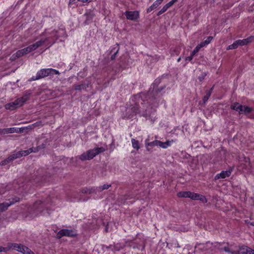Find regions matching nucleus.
Listing matches in <instances>:
<instances>
[{"label":"nucleus","mask_w":254,"mask_h":254,"mask_svg":"<svg viewBox=\"0 0 254 254\" xmlns=\"http://www.w3.org/2000/svg\"><path fill=\"white\" fill-rule=\"evenodd\" d=\"M47 40V39L40 40L26 48L17 51V55H18V56H21V57L24 55H25L32 51H35L39 47H40L42 44H43L44 42H45Z\"/></svg>","instance_id":"nucleus-4"},{"label":"nucleus","mask_w":254,"mask_h":254,"mask_svg":"<svg viewBox=\"0 0 254 254\" xmlns=\"http://www.w3.org/2000/svg\"><path fill=\"white\" fill-rule=\"evenodd\" d=\"M240 250H241L244 254H254V250L247 246H242ZM223 250L228 254H240L239 249L235 250L233 248L229 247H224Z\"/></svg>","instance_id":"nucleus-7"},{"label":"nucleus","mask_w":254,"mask_h":254,"mask_svg":"<svg viewBox=\"0 0 254 254\" xmlns=\"http://www.w3.org/2000/svg\"><path fill=\"white\" fill-rule=\"evenodd\" d=\"M104 151L105 149L103 147H96L93 149L88 150L86 152L82 153L77 157L82 161L90 160Z\"/></svg>","instance_id":"nucleus-3"},{"label":"nucleus","mask_w":254,"mask_h":254,"mask_svg":"<svg viewBox=\"0 0 254 254\" xmlns=\"http://www.w3.org/2000/svg\"><path fill=\"white\" fill-rule=\"evenodd\" d=\"M85 15L86 16V19L85 21V24H88L89 21L91 20L93 16L90 13H86Z\"/></svg>","instance_id":"nucleus-38"},{"label":"nucleus","mask_w":254,"mask_h":254,"mask_svg":"<svg viewBox=\"0 0 254 254\" xmlns=\"http://www.w3.org/2000/svg\"><path fill=\"white\" fill-rule=\"evenodd\" d=\"M231 109L239 112L240 114H244L248 115L253 111L252 108L247 106H243L239 103L235 102L231 105Z\"/></svg>","instance_id":"nucleus-5"},{"label":"nucleus","mask_w":254,"mask_h":254,"mask_svg":"<svg viewBox=\"0 0 254 254\" xmlns=\"http://www.w3.org/2000/svg\"><path fill=\"white\" fill-rule=\"evenodd\" d=\"M178 0H172L169 1L168 3H166L165 6L166 7L167 9L172 6Z\"/></svg>","instance_id":"nucleus-35"},{"label":"nucleus","mask_w":254,"mask_h":254,"mask_svg":"<svg viewBox=\"0 0 254 254\" xmlns=\"http://www.w3.org/2000/svg\"><path fill=\"white\" fill-rule=\"evenodd\" d=\"M141 113V110L139 105L135 104L134 106H130L127 108L126 110V115L124 118L126 119H131L135 116L137 114Z\"/></svg>","instance_id":"nucleus-10"},{"label":"nucleus","mask_w":254,"mask_h":254,"mask_svg":"<svg viewBox=\"0 0 254 254\" xmlns=\"http://www.w3.org/2000/svg\"><path fill=\"white\" fill-rule=\"evenodd\" d=\"M213 37L212 36H209L207 38L206 40H205L204 41L201 42L199 44L200 47H203L206 46V45H208L212 40L213 39Z\"/></svg>","instance_id":"nucleus-25"},{"label":"nucleus","mask_w":254,"mask_h":254,"mask_svg":"<svg viewBox=\"0 0 254 254\" xmlns=\"http://www.w3.org/2000/svg\"><path fill=\"white\" fill-rule=\"evenodd\" d=\"M34 126V124L31 126H29L27 127H10V128H6V133H13V132H16V133H20V132H23L24 131V130L26 129H31L32 127Z\"/></svg>","instance_id":"nucleus-16"},{"label":"nucleus","mask_w":254,"mask_h":254,"mask_svg":"<svg viewBox=\"0 0 254 254\" xmlns=\"http://www.w3.org/2000/svg\"><path fill=\"white\" fill-rule=\"evenodd\" d=\"M198 78L200 81H202L204 78V76H202V77L199 76Z\"/></svg>","instance_id":"nucleus-47"},{"label":"nucleus","mask_w":254,"mask_h":254,"mask_svg":"<svg viewBox=\"0 0 254 254\" xmlns=\"http://www.w3.org/2000/svg\"><path fill=\"white\" fill-rule=\"evenodd\" d=\"M6 191V186L4 184L0 185V194L4 193Z\"/></svg>","instance_id":"nucleus-32"},{"label":"nucleus","mask_w":254,"mask_h":254,"mask_svg":"<svg viewBox=\"0 0 254 254\" xmlns=\"http://www.w3.org/2000/svg\"><path fill=\"white\" fill-rule=\"evenodd\" d=\"M181 49L179 47L175 48L171 53L172 56L178 55L180 53Z\"/></svg>","instance_id":"nucleus-30"},{"label":"nucleus","mask_w":254,"mask_h":254,"mask_svg":"<svg viewBox=\"0 0 254 254\" xmlns=\"http://www.w3.org/2000/svg\"><path fill=\"white\" fill-rule=\"evenodd\" d=\"M198 198H198V200H200L203 203H206L207 202V199L205 196L199 194Z\"/></svg>","instance_id":"nucleus-40"},{"label":"nucleus","mask_w":254,"mask_h":254,"mask_svg":"<svg viewBox=\"0 0 254 254\" xmlns=\"http://www.w3.org/2000/svg\"><path fill=\"white\" fill-rule=\"evenodd\" d=\"M42 35L45 36V38L41 39V40L47 39L44 42V44L46 43L47 45H50V46L55 43L58 37L57 31L54 30H51L50 31H46L44 33L42 34Z\"/></svg>","instance_id":"nucleus-9"},{"label":"nucleus","mask_w":254,"mask_h":254,"mask_svg":"<svg viewBox=\"0 0 254 254\" xmlns=\"http://www.w3.org/2000/svg\"><path fill=\"white\" fill-rule=\"evenodd\" d=\"M19 201V198L15 197L7 200L6 201L0 203V212L5 211L8 207L14 204L15 202Z\"/></svg>","instance_id":"nucleus-12"},{"label":"nucleus","mask_w":254,"mask_h":254,"mask_svg":"<svg viewBox=\"0 0 254 254\" xmlns=\"http://www.w3.org/2000/svg\"><path fill=\"white\" fill-rule=\"evenodd\" d=\"M125 15L127 19L132 21H136L139 16L138 11H126L125 12Z\"/></svg>","instance_id":"nucleus-15"},{"label":"nucleus","mask_w":254,"mask_h":254,"mask_svg":"<svg viewBox=\"0 0 254 254\" xmlns=\"http://www.w3.org/2000/svg\"><path fill=\"white\" fill-rule=\"evenodd\" d=\"M232 169H229V170L222 171L220 173L217 174L214 177V180H217L218 179H223L227 177H229L232 173Z\"/></svg>","instance_id":"nucleus-17"},{"label":"nucleus","mask_w":254,"mask_h":254,"mask_svg":"<svg viewBox=\"0 0 254 254\" xmlns=\"http://www.w3.org/2000/svg\"><path fill=\"white\" fill-rule=\"evenodd\" d=\"M31 94L30 91H26L23 95L20 98H17L12 102L6 104L5 105V108L7 110H13L16 108L21 107L23 104L29 100L30 96Z\"/></svg>","instance_id":"nucleus-1"},{"label":"nucleus","mask_w":254,"mask_h":254,"mask_svg":"<svg viewBox=\"0 0 254 254\" xmlns=\"http://www.w3.org/2000/svg\"><path fill=\"white\" fill-rule=\"evenodd\" d=\"M8 247L9 248H6V252L9 249H12L23 254H34V253L30 249L22 244L10 243L8 244Z\"/></svg>","instance_id":"nucleus-8"},{"label":"nucleus","mask_w":254,"mask_h":254,"mask_svg":"<svg viewBox=\"0 0 254 254\" xmlns=\"http://www.w3.org/2000/svg\"><path fill=\"white\" fill-rule=\"evenodd\" d=\"M132 147L137 150L140 148V145L139 141L134 138H132L131 140Z\"/></svg>","instance_id":"nucleus-24"},{"label":"nucleus","mask_w":254,"mask_h":254,"mask_svg":"<svg viewBox=\"0 0 254 254\" xmlns=\"http://www.w3.org/2000/svg\"><path fill=\"white\" fill-rule=\"evenodd\" d=\"M194 56L190 54V56L187 57L185 58L186 61H191Z\"/></svg>","instance_id":"nucleus-45"},{"label":"nucleus","mask_w":254,"mask_h":254,"mask_svg":"<svg viewBox=\"0 0 254 254\" xmlns=\"http://www.w3.org/2000/svg\"><path fill=\"white\" fill-rule=\"evenodd\" d=\"M238 46H239V45H238V42H237V41L236 40L232 44L228 46L227 47V50H230L235 49L237 48V47Z\"/></svg>","instance_id":"nucleus-28"},{"label":"nucleus","mask_w":254,"mask_h":254,"mask_svg":"<svg viewBox=\"0 0 254 254\" xmlns=\"http://www.w3.org/2000/svg\"><path fill=\"white\" fill-rule=\"evenodd\" d=\"M178 0H172L169 1L168 3H166L165 6L166 7L167 9L172 6Z\"/></svg>","instance_id":"nucleus-34"},{"label":"nucleus","mask_w":254,"mask_h":254,"mask_svg":"<svg viewBox=\"0 0 254 254\" xmlns=\"http://www.w3.org/2000/svg\"><path fill=\"white\" fill-rule=\"evenodd\" d=\"M181 60V57H179L178 59H177V62H180Z\"/></svg>","instance_id":"nucleus-49"},{"label":"nucleus","mask_w":254,"mask_h":254,"mask_svg":"<svg viewBox=\"0 0 254 254\" xmlns=\"http://www.w3.org/2000/svg\"><path fill=\"white\" fill-rule=\"evenodd\" d=\"M9 163L8 161L7 160V158L4 160H2L0 162V165L1 166H4Z\"/></svg>","instance_id":"nucleus-43"},{"label":"nucleus","mask_w":254,"mask_h":254,"mask_svg":"<svg viewBox=\"0 0 254 254\" xmlns=\"http://www.w3.org/2000/svg\"><path fill=\"white\" fill-rule=\"evenodd\" d=\"M6 248H3L2 247H0V252H6Z\"/></svg>","instance_id":"nucleus-46"},{"label":"nucleus","mask_w":254,"mask_h":254,"mask_svg":"<svg viewBox=\"0 0 254 254\" xmlns=\"http://www.w3.org/2000/svg\"><path fill=\"white\" fill-rule=\"evenodd\" d=\"M60 72L53 68H43L39 70L35 76L32 77L29 81H32L46 77L49 75L56 74L59 75Z\"/></svg>","instance_id":"nucleus-2"},{"label":"nucleus","mask_w":254,"mask_h":254,"mask_svg":"<svg viewBox=\"0 0 254 254\" xmlns=\"http://www.w3.org/2000/svg\"><path fill=\"white\" fill-rule=\"evenodd\" d=\"M179 197L190 198L192 200H198L199 194L190 191H180L177 193Z\"/></svg>","instance_id":"nucleus-13"},{"label":"nucleus","mask_w":254,"mask_h":254,"mask_svg":"<svg viewBox=\"0 0 254 254\" xmlns=\"http://www.w3.org/2000/svg\"><path fill=\"white\" fill-rule=\"evenodd\" d=\"M119 50L120 47L118 44H116L115 46L111 50V53H113V55L111 57V59L112 60H113L116 58Z\"/></svg>","instance_id":"nucleus-20"},{"label":"nucleus","mask_w":254,"mask_h":254,"mask_svg":"<svg viewBox=\"0 0 254 254\" xmlns=\"http://www.w3.org/2000/svg\"><path fill=\"white\" fill-rule=\"evenodd\" d=\"M52 202L50 197H47L46 199L42 198V200H38L35 202L33 205L34 209L37 212H41L42 208H48L49 204Z\"/></svg>","instance_id":"nucleus-6"},{"label":"nucleus","mask_w":254,"mask_h":254,"mask_svg":"<svg viewBox=\"0 0 254 254\" xmlns=\"http://www.w3.org/2000/svg\"><path fill=\"white\" fill-rule=\"evenodd\" d=\"M32 148H29L26 150L20 151L12 154L11 155H10L7 157V159L9 163L12 161L13 160L20 158L21 156L28 155L30 153L32 152Z\"/></svg>","instance_id":"nucleus-11"},{"label":"nucleus","mask_w":254,"mask_h":254,"mask_svg":"<svg viewBox=\"0 0 254 254\" xmlns=\"http://www.w3.org/2000/svg\"><path fill=\"white\" fill-rule=\"evenodd\" d=\"M164 0H156V1L158 2H159L160 4L163 2Z\"/></svg>","instance_id":"nucleus-48"},{"label":"nucleus","mask_w":254,"mask_h":254,"mask_svg":"<svg viewBox=\"0 0 254 254\" xmlns=\"http://www.w3.org/2000/svg\"><path fill=\"white\" fill-rule=\"evenodd\" d=\"M82 192L84 193H91L92 192V190L85 188L82 190Z\"/></svg>","instance_id":"nucleus-42"},{"label":"nucleus","mask_w":254,"mask_h":254,"mask_svg":"<svg viewBox=\"0 0 254 254\" xmlns=\"http://www.w3.org/2000/svg\"><path fill=\"white\" fill-rule=\"evenodd\" d=\"M162 89H163V88H162L161 90H159L158 91V92L161 91V90Z\"/></svg>","instance_id":"nucleus-52"},{"label":"nucleus","mask_w":254,"mask_h":254,"mask_svg":"<svg viewBox=\"0 0 254 254\" xmlns=\"http://www.w3.org/2000/svg\"><path fill=\"white\" fill-rule=\"evenodd\" d=\"M212 89H213V87L207 91L206 95L204 96L203 99V101L204 103H205L208 100L209 98L210 97V96L211 95Z\"/></svg>","instance_id":"nucleus-26"},{"label":"nucleus","mask_w":254,"mask_h":254,"mask_svg":"<svg viewBox=\"0 0 254 254\" xmlns=\"http://www.w3.org/2000/svg\"><path fill=\"white\" fill-rule=\"evenodd\" d=\"M88 87V84H81L80 85H74L73 87L75 90L80 91L82 89L86 90Z\"/></svg>","instance_id":"nucleus-23"},{"label":"nucleus","mask_w":254,"mask_h":254,"mask_svg":"<svg viewBox=\"0 0 254 254\" xmlns=\"http://www.w3.org/2000/svg\"><path fill=\"white\" fill-rule=\"evenodd\" d=\"M124 246L120 243H118L114 246V248L112 249L113 250L118 251L121 249H123Z\"/></svg>","instance_id":"nucleus-31"},{"label":"nucleus","mask_w":254,"mask_h":254,"mask_svg":"<svg viewBox=\"0 0 254 254\" xmlns=\"http://www.w3.org/2000/svg\"><path fill=\"white\" fill-rule=\"evenodd\" d=\"M111 185L104 184L103 186L98 187L97 188V190L98 191H102V190H104L108 189L110 187H111Z\"/></svg>","instance_id":"nucleus-27"},{"label":"nucleus","mask_w":254,"mask_h":254,"mask_svg":"<svg viewBox=\"0 0 254 254\" xmlns=\"http://www.w3.org/2000/svg\"><path fill=\"white\" fill-rule=\"evenodd\" d=\"M175 140L172 139L171 140H168L165 142H163L161 141V143L160 144V147L162 148H167L169 146H170L172 143L175 142Z\"/></svg>","instance_id":"nucleus-21"},{"label":"nucleus","mask_w":254,"mask_h":254,"mask_svg":"<svg viewBox=\"0 0 254 254\" xmlns=\"http://www.w3.org/2000/svg\"><path fill=\"white\" fill-rule=\"evenodd\" d=\"M178 0H172L169 1L168 3H166L165 6L166 7L167 9L172 6Z\"/></svg>","instance_id":"nucleus-36"},{"label":"nucleus","mask_w":254,"mask_h":254,"mask_svg":"<svg viewBox=\"0 0 254 254\" xmlns=\"http://www.w3.org/2000/svg\"><path fill=\"white\" fill-rule=\"evenodd\" d=\"M77 234L75 231L72 230L64 229L58 232L57 234V237L58 238H61L63 236L74 237Z\"/></svg>","instance_id":"nucleus-14"},{"label":"nucleus","mask_w":254,"mask_h":254,"mask_svg":"<svg viewBox=\"0 0 254 254\" xmlns=\"http://www.w3.org/2000/svg\"><path fill=\"white\" fill-rule=\"evenodd\" d=\"M45 147V145L44 144H42L41 145L38 146L36 148H35L34 149L32 148V150L33 152H36L38 151L41 149H43Z\"/></svg>","instance_id":"nucleus-37"},{"label":"nucleus","mask_w":254,"mask_h":254,"mask_svg":"<svg viewBox=\"0 0 254 254\" xmlns=\"http://www.w3.org/2000/svg\"><path fill=\"white\" fill-rule=\"evenodd\" d=\"M202 48L200 47V44H198L196 46V47L193 49V50L191 53L192 56H194V55L199 51L200 48Z\"/></svg>","instance_id":"nucleus-29"},{"label":"nucleus","mask_w":254,"mask_h":254,"mask_svg":"<svg viewBox=\"0 0 254 254\" xmlns=\"http://www.w3.org/2000/svg\"><path fill=\"white\" fill-rule=\"evenodd\" d=\"M253 38L252 36L249 37L248 38L244 39L243 40H237L239 46H244L247 45L248 44L251 42V39Z\"/></svg>","instance_id":"nucleus-19"},{"label":"nucleus","mask_w":254,"mask_h":254,"mask_svg":"<svg viewBox=\"0 0 254 254\" xmlns=\"http://www.w3.org/2000/svg\"><path fill=\"white\" fill-rule=\"evenodd\" d=\"M161 4L155 0L153 3L147 9V12H150L152 10L157 8Z\"/></svg>","instance_id":"nucleus-22"},{"label":"nucleus","mask_w":254,"mask_h":254,"mask_svg":"<svg viewBox=\"0 0 254 254\" xmlns=\"http://www.w3.org/2000/svg\"><path fill=\"white\" fill-rule=\"evenodd\" d=\"M148 139H146L145 140V145L148 151H149L150 150V149L149 148V146L152 147H154L155 146H160V144H161V141L160 140H155L150 142H148Z\"/></svg>","instance_id":"nucleus-18"},{"label":"nucleus","mask_w":254,"mask_h":254,"mask_svg":"<svg viewBox=\"0 0 254 254\" xmlns=\"http://www.w3.org/2000/svg\"><path fill=\"white\" fill-rule=\"evenodd\" d=\"M151 94V90H150L149 91L148 95H149V94Z\"/></svg>","instance_id":"nucleus-51"},{"label":"nucleus","mask_w":254,"mask_h":254,"mask_svg":"<svg viewBox=\"0 0 254 254\" xmlns=\"http://www.w3.org/2000/svg\"><path fill=\"white\" fill-rule=\"evenodd\" d=\"M20 57H21V56H18V55H17V52H16L15 54H14L13 55H12V56L10 57V59L11 61H14L16 59L19 58Z\"/></svg>","instance_id":"nucleus-41"},{"label":"nucleus","mask_w":254,"mask_h":254,"mask_svg":"<svg viewBox=\"0 0 254 254\" xmlns=\"http://www.w3.org/2000/svg\"><path fill=\"white\" fill-rule=\"evenodd\" d=\"M167 8H166V7L164 5L161 9L160 11H159L158 12V13H157V16H159L161 14H163V13H164L165 12H166L167 10Z\"/></svg>","instance_id":"nucleus-39"},{"label":"nucleus","mask_w":254,"mask_h":254,"mask_svg":"<svg viewBox=\"0 0 254 254\" xmlns=\"http://www.w3.org/2000/svg\"><path fill=\"white\" fill-rule=\"evenodd\" d=\"M178 0H172L169 1L168 3H166L165 6L166 7L167 9L172 6Z\"/></svg>","instance_id":"nucleus-33"},{"label":"nucleus","mask_w":254,"mask_h":254,"mask_svg":"<svg viewBox=\"0 0 254 254\" xmlns=\"http://www.w3.org/2000/svg\"><path fill=\"white\" fill-rule=\"evenodd\" d=\"M250 224L253 226H254V222H251Z\"/></svg>","instance_id":"nucleus-50"},{"label":"nucleus","mask_w":254,"mask_h":254,"mask_svg":"<svg viewBox=\"0 0 254 254\" xmlns=\"http://www.w3.org/2000/svg\"><path fill=\"white\" fill-rule=\"evenodd\" d=\"M5 134H7L6 128H0V134L2 135Z\"/></svg>","instance_id":"nucleus-44"}]
</instances>
